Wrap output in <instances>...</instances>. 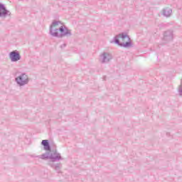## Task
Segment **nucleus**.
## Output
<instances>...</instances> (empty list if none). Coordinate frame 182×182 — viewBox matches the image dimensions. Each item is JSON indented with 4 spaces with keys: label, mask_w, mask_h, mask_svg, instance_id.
Here are the masks:
<instances>
[{
    "label": "nucleus",
    "mask_w": 182,
    "mask_h": 182,
    "mask_svg": "<svg viewBox=\"0 0 182 182\" xmlns=\"http://www.w3.org/2000/svg\"><path fill=\"white\" fill-rule=\"evenodd\" d=\"M11 16V11L6 9L5 5L0 3V18H6Z\"/></svg>",
    "instance_id": "6e6552de"
},
{
    "label": "nucleus",
    "mask_w": 182,
    "mask_h": 182,
    "mask_svg": "<svg viewBox=\"0 0 182 182\" xmlns=\"http://www.w3.org/2000/svg\"><path fill=\"white\" fill-rule=\"evenodd\" d=\"M41 144L44 146L45 150H50V146H49V141L48 140H43Z\"/></svg>",
    "instance_id": "9d476101"
},
{
    "label": "nucleus",
    "mask_w": 182,
    "mask_h": 182,
    "mask_svg": "<svg viewBox=\"0 0 182 182\" xmlns=\"http://www.w3.org/2000/svg\"><path fill=\"white\" fill-rule=\"evenodd\" d=\"M112 59L113 55L112 54L107 52H103L100 55L98 60L100 63H109Z\"/></svg>",
    "instance_id": "20e7f679"
},
{
    "label": "nucleus",
    "mask_w": 182,
    "mask_h": 182,
    "mask_svg": "<svg viewBox=\"0 0 182 182\" xmlns=\"http://www.w3.org/2000/svg\"><path fill=\"white\" fill-rule=\"evenodd\" d=\"M50 35L55 38H63V36H70L72 32L62 21H53L50 26Z\"/></svg>",
    "instance_id": "f257e3e1"
},
{
    "label": "nucleus",
    "mask_w": 182,
    "mask_h": 182,
    "mask_svg": "<svg viewBox=\"0 0 182 182\" xmlns=\"http://www.w3.org/2000/svg\"><path fill=\"white\" fill-rule=\"evenodd\" d=\"M38 159H42V160H45V159H49L50 157V153L47 152L46 154H43L42 155L38 156Z\"/></svg>",
    "instance_id": "f8f14e48"
},
{
    "label": "nucleus",
    "mask_w": 182,
    "mask_h": 182,
    "mask_svg": "<svg viewBox=\"0 0 182 182\" xmlns=\"http://www.w3.org/2000/svg\"><path fill=\"white\" fill-rule=\"evenodd\" d=\"M113 42L119 46H123V48H130V46H132V40H130V37L124 33L116 36L114 38V41H111V43H113Z\"/></svg>",
    "instance_id": "f03ea898"
},
{
    "label": "nucleus",
    "mask_w": 182,
    "mask_h": 182,
    "mask_svg": "<svg viewBox=\"0 0 182 182\" xmlns=\"http://www.w3.org/2000/svg\"><path fill=\"white\" fill-rule=\"evenodd\" d=\"M49 160L55 162L63 160V158H62V156L58 151H52L50 153Z\"/></svg>",
    "instance_id": "0eeeda50"
},
{
    "label": "nucleus",
    "mask_w": 182,
    "mask_h": 182,
    "mask_svg": "<svg viewBox=\"0 0 182 182\" xmlns=\"http://www.w3.org/2000/svg\"><path fill=\"white\" fill-rule=\"evenodd\" d=\"M50 166H51V167H53V168H55V170L56 171H58V173L60 172V167H62V165H60V164H57L56 165H52V164H49Z\"/></svg>",
    "instance_id": "9b49d317"
},
{
    "label": "nucleus",
    "mask_w": 182,
    "mask_h": 182,
    "mask_svg": "<svg viewBox=\"0 0 182 182\" xmlns=\"http://www.w3.org/2000/svg\"><path fill=\"white\" fill-rule=\"evenodd\" d=\"M11 62H18L21 60V54L18 50L11 51L9 55Z\"/></svg>",
    "instance_id": "39448f33"
},
{
    "label": "nucleus",
    "mask_w": 182,
    "mask_h": 182,
    "mask_svg": "<svg viewBox=\"0 0 182 182\" xmlns=\"http://www.w3.org/2000/svg\"><path fill=\"white\" fill-rule=\"evenodd\" d=\"M174 38V36L173 35V31L171 30H168L164 32V43H167V42H170L173 41Z\"/></svg>",
    "instance_id": "423d86ee"
},
{
    "label": "nucleus",
    "mask_w": 182,
    "mask_h": 182,
    "mask_svg": "<svg viewBox=\"0 0 182 182\" xmlns=\"http://www.w3.org/2000/svg\"><path fill=\"white\" fill-rule=\"evenodd\" d=\"M161 14L164 16H166V18H170V16H171V14H173V10L168 7H166L162 9Z\"/></svg>",
    "instance_id": "1a4fd4ad"
},
{
    "label": "nucleus",
    "mask_w": 182,
    "mask_h": 182,
    "mask_svg": "<svg viewBox=\"0 0 182 182\" xmlns=\"http://www.w3.org/2000/svg\"><path fill=\"white\" fill-rule=\"evenodd\" d=\"M15 81L20 87L26 86V85L29 83V75H28L26 73H22L20 75L15 78Z\"/></svg>",
    "instance_id": "7ed1b4c3"
}]
</instances>
